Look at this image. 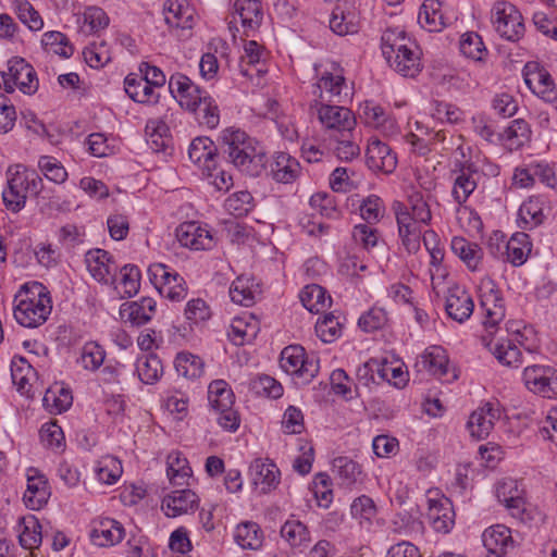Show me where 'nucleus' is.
<instances>
[{"mask_svg": "<svg viewBox=\"0 0 557 557\" xmlns=\"http://www.w3.org/2000/svg\"><path fill=\"white\" fill-rule=\"evenodd\" d=\"M312 94L319 99L314 100L311 109L315 108L318 119L330 132V138L345 131H352L356 119L352 112L343 106L325 104L327 102H344L349 98V88L342 74L325 72L317 84L312 86Z\"/></svg>", "mask_w": 557, "mask_h": 557, "instance_id": "f257e3e1", "label": "nucleus"}, {"mask_svg": "<svg viewBox=\"0 0 557 557\" xmlns=\"http://www.w3.org/2000/svg\"><path fill=\"white\" fill-rule=\"evenodd\" d=\"M219 141L223 153L240 172L250 176L262 173L268 161L267 156L244 131L227 127L221 132Z\"/></svg>", "mask_w": 557, "mask_h": 557, "instance_id": "f03ea898", "label": "nucleus"}, {"mask_svg": "<svg viewBox=\"0 0 557 557\" xmlns=\"http://www.w3.org/2000/svg\"><path fill=\"white\" fill-rule=\"evenodd\" d=\"M382 53L389 66L404 77H416L422 70L418 46L401 29L384 32Z\"/></svg>", "mask_w": 557, "mask_h": 557, "instance_id": "7ed1b4c3", "label": "nucleus"}, {"mask_svg": "<svg viewBox=\"0 0 557 557\" xmlns=\"http://www.w3.org/2000/svg\"><path fill=\"white\" fill-rule=\"evenodd\" d=\"M8 186L2 199L8 210L20 212L26 203L27 196H38L42 188V180L34 170L15 165L8 171Z\"/></svg>", "mask_w": 557, "mask_h": 557, "instance_id": "20e7f679", "label": "nucleus"}, {"mask_svg": "<svg viewBox=\"0 0 557 557\" xmlns=\"http://www.w3.org/2000/svg\"><path fill=\"white\" fill-rule=\"evenodd\" d=\"M38 293H27L14 308L16 322L25 327H37L48 319L51 312L50 297L38 286Z\"/></svg>", "mask_w": 557, "mask_h": 557, "instance_id": "39448f33", "label": "nucleus"}, {"mask_svg": "<svg viewBox=\"0 0 557 557\" xmlns=\"http://www.w3.org/2000/svg\"><path fill=\"white\" fill-rule=\"evenodd\" d=\"M281 368L298 380L299 384H308L319 372V360L308 357L300 345H289L281 352Z\"/></svg>", "mask_w": 557, "mask_h": 557, "instance_id": "423d86ee", "label": "nucleus"}, {"mask_svg": "<svg viewBox=\"0 0 557 557\" xmlns=\"http://www.w3.org/2000/svg\"><path fill=\"white\" fill-rule=\"evenodd\" d=\"M495 32L504 39L518 41L524 34L523 18L519 10L507 1H496L491 10Z\"/></svg>", "mask_w": 557, "mask_h": 557, "instance_id": "0eeeda50", "label": "nucleus"}, {"mask_svg": "<svg viewBox=\"0 0 557 557\" xmlns=\"http://www.w3.org/2000/svg\"><path fill=\"white\" fill-rule=\"evenodd\" d=\"M38 78L34 67L22 58L8 62V72L0 73V87L13 92L17 87L25 95H33L38 89Z\"/></svg>", "mask_w": 557, "mask_h": 557, "instance_id": "6e6552de", "label": "nucleus"}, {"mask_svg": "<svg viewBox=\"0 0 557 557\" xmlns=\"http://www.w3.org/2000/svg\"><path fill=\"white\" fill-rule=\"evenodd\" d=\"M522 381L525 387L546 398H557V369L550 366L533 364L524 368Z\"/></svg>", "mask_w": 557, "mask_h": 557, "instance_id": "1a4fd4ad", "label": "nucleus"}, {"mask_svg": "<svg viewBox=\"0 0 557 557\" xmlns=\"http://www.w3.org/2000/svg\"><path fill=\"white\" fill-rule=\"evenodd\" d=\"M480 306L485 312V326H495L505 317L504 299L496 283L488 276L480 281L479 287Z\"/></svg>", "mask_w": 557, "mask_h": 557, "instance_id": "9d476101", "label": "nucleus"}, {"mask_svg": "<svg viewBox=\"0 0 557 557\" xmlns=\"http://www.w3.org/2000/svg\"><path fill=\"white\" fill-rule=\"evenodd\" d=\"M426 519L436 532L448 533L455 524V511L449 498L438 491H428Z\"/></svg>", "mask_w": 557, "mask_h": 557, "instance_id": "9b49d317", "label": "nucleus"}, {"mask_svg": "<svg viewBox=\"0 0 557 557\" xmlns=\"http://www.w3.org/2000/svg\"><path fill=\"white\" fill-rule=\"evenodd\" d=\"M524 83L529 89L544 101H557V89L550 74L536 62H528L523 69Z\"/></svg>", "mask_w": 557, "mask_h": 557, "instance_id": "f8f14e48", "label": "nucleus"}, {"mask_svg": "<svg viewBox=\"0 0 557 557\" xmlns=\"http://www.w3.org/2000/svg\"><path fill=\"white\" fill-rule=\"evenodd\" d=\"M175 236L181 246L190 250H209L214 246L211 231L196 221L180 224Z\"/></svg>", "mask_w": 557, "mask_h": 557, "instance_id": "ddd939ff", "label": "nucleus"}, {"mask_svg": "<svg viewBox=\"0 0 557 557\" xmlns=\"http://www.w3.org/2000/svg\"><path fill=\"white\" fill-rule=\"evenodd\" d=\"M479 172L473 164H462L453 182L451 197L457 203V212L467 210L465 206L478 187Z\"/></svg>", "mask_w": 557, "mask_h": 557, "instance_id": "4468645a", "label": "nucleus"}, {"mask_svg": "<svg viewBox=\"0 0 557 557\" xmlns=\"http://www.w3.org/2000/svg\"><path fill=\"white\" fill-rule=\"evenodd\" d=\"M496 497L510 511L511 516L525 522L531 519L525 500L521 497V491L517 482L508 479L496 486Z\"/></svg>", "mask_w": 557, "mask_h": 557, "instance_id": "2eb2a0df", "label": "nucleus"}, {"mask_svg": "<svg viewBox=\"0 0 557 557\" xmlns=\"http://www.w3.org/2000/svg\"><path fill=\"white\" fill-rule=\"evenodd\" d=\"M85 263L96 281L104 284L115 282L117 267L108 251L100 248L88 250L85 255Z\"/></svg>", "mask_w": 557, "mask_h": 557, "instance_id": "dca6fc26", "label": "nucleus"}, {"mask_svg": "<svg viewBox=\"0 0 557 557\" xmlns=\"http://www.w3.org/2000/svg\"><path fill=\"white\" fill-rule=\"evenodd\" d=\"M169 89L173 95L180 97V103L187 110H197L201 103L203 96L208 92L195 85L186 75L176 73L169 79Z\"/></svg>", "mask_w": 557, "mask_h": 557, "instance_id": "f3484780", "label": "nucleus"}, {"mask_svg": "<svg viewBox=\"0 0 557 557\" xmlns=\"http://www.w3.org/2000/svg\"><path fill=\"white\" fill-rule=\"evenodd\" d=\"M366 158L368 168L373 172L391 174L397 165L396 153L388 145L377 138L369 140Z\"/></svg>", "mask_w": 557, "mask_h": 557, "instance_id": "a211bd4d", "label": "nucleus"}, {"mask_svg": "<svg viewBox=\"0 0 557 557\" xmlns=\"http://www.w3.org/2000/svg\"><path fill=\"white\" fill-rule=\"evenodd\" d=\"M502 417V410L497 404L486 403L474 410L467 423L471 436L478 440L488 436L494 428L495 421Z\"/></svg>", "mask_w": 557, "mask_h": 557, "instance_id": "6ab92c4d", "label": "nucleus"}, {"mask_svg": "<svg viewBox=\"0 0 557 557\" xmlns=\"http://www.w3.org/2000/svg\"><path fill=\"white\" fill-rule=\"evenodd\" d=\"M473 309V299L465 288L454 285L447 289L445 310L449 318L462 323L471 317Z\"/></svg>", "mask_w": 557, "mask_h": 557, "instance_id": "aec40b11", "label": "nucleus"}, {"mask_svg": "<svg viewBox=\"0 0 557 557\" xmlns=\"http://www.w3.org/2000/svg\"><path fill=\"white\" fill-rule=\"evenodd\" d=\"M157 302L151 297H141L136 301H126L120 307L121 319L133 326L147 324L156 313Z\"/></svg>", "mask_w": 557, "mask_h": 557, "instance_id": "412c9836", "label": "nucleus"}, {"mask_svg": "<svg viewBox=\"0 0 557 557\" xmlns=\"http://www.w3.org/2000/svg\"><path fill=\"white\" fill-rule=\"evenodd\" d=\"M515 334V338L500 339L497 342H490L487 344L490 351L495 358L504 366L518 368L522 363V352L516 345V342L520 343L519 337H522L519 330L510 327Z\"/></svg>", "mask_w": 557, "mask_h": 557, "instance_id": "4be33fe9", "label": "nucleus"}, {"mask_svg": "<svg viewBox=\"0 0 557 557\" xmlns=\"http://www.w3.org/2000/svg\"><path fill=\"white\" fill-rule=\"evenodd\" d=\"M450 22L440 0H424L418 14V23L422 28L431 33L442 32Z\"/></svg>", "mask_w": 557, "mask_h": 557, "instance_id": "5701e85b", "label": "nucleus"}, {"mask_svg": "<svg viewBox=\"0 0 557 557\" xmlns=\"http://www.w3.org/2000/svg\"><path fill=\"white\" fill-rule=\"evenodd\" d=\"M124 535V528L119 521L103 518L95 523L90 532V540L96 546L106 547L120 543Z\"/></svg>", "mask_w": 557, "mask_h": 557, "instance_id": "b1692460", "label": "nucleus"}, {"mask_svg": "<svg viewBox=\"0 0 557 557\" xmlns=\"http://www.w3.org/2000/svg\"><path fill=\"white\" fill-rule=\"evenodd\" d=\"M189 159L201 169V171L215 170L218 148L214 143L206 136L195 138L188 148Z\"/></svg>", "mask_w": 557, "mask_h": 557, "instance_id": "393cba45", "label": "nucleus"}, {"mask_svg": "<svg viewBox=\"0 0 557 557\" xmlns=\"http://www.w3.org/2000/svg\"><path fill=\"white\" fill-rule=\"evenodd\" d=\"M198 505V496L188 488L172 492L162 500V510L168 517H177L193 510Z\"/></svg>", "mask_w": 557, "mask_h": 557, "instance_id": "a878e982", "label": "nucleus"}, {"mask_svg": "<svg viewBox=\"0 0 557 557\" xmlns=\"http://www.w3.org/2000/svg\"><path fill=\"white\" fill-rule=\"evenodd\" d=\"M250 469L253 473V483L260 486L262 493L267 494L280 484V470L273 461L256 459Z\"/></svg>", "mask_w": 557, "mask_h": 557, "instance_id": "bb28decb", "label": "nucleus"}, {"mask_svg": "<svg viewBox=\"0 0 557 557\" xmlns=\"http://www.w3.org/2000/svg\"><path fill=\"white\" fill-rule=\"evenodd\" d=\"M483 545L491 557H503L509 546H512L510 530L497 524L484 531Z\"/></svg>", "mask_w": 557, "mask_h": 557, "instance_id": "cd10ccee", "label": "nucleus"}, {"mask_svg": "<svg viewBox=\"0 0 557 557\" xmlns=\"http://www.w3.org/2000/svg\"><path fill=\"white\" fill-rule=\"evenodd\" d=\"M416 366L430 374L443 379L448 373V358L438 346L428 348L418 359Z\"/></svg>", "mask_w": 557, "mask_h": 557, "instance_id": "c85d7f7f", "label": "nucleus"}, {"mask_svg": "<svg viewBox=\"0 0 557 557\" xmlns=\"http://www.w3.org/2000/svg\"><path fill=\"white\" fill-rule=\"evenodd\" d=\"M300 174L299 162L286 152H277L271 163V175L282 184L294 182Z\"/></svg>", "mask_w": 557, "mask_h": 557, "instance_id": "c756f323", "label": "nucleus"}, {"mask_svg": "<svg viewBox=\"0 0 557 557\" xmlns=\"http://www.w3.org/2000/svg\"><path fill=\"white\" fill-rule=\"evenodd\" d=\"M164 20L171 27L190 29L194 24L193 11L181 0H166L164 3Z\"/></svg>", "mask_w": 557, "mask_h": 557, "instance_id": "7c9ffc66", "label": "nucleus"}, {"mask_svg": "<svg viewBox=\"0 0 557 557\" xmlns=\"http://www.w3.org/2000/svg\"><path fill=\"white\" fill-rule=\"evenodd\" d=\"M234 13L239 17L245 30H253L262 22V7L259 0H236Z\"/></svg>", "mask_w": 557, "mask_h": 557, "instance_id": "2f4dec72", "label": "nucleus"}, {"mask_svg": "<svg viewBox=\"0 0 557 557\" xmlns=\"http://www.w3.org/2000/svg\"><path fill=\"white\" fill-rule=\"evenodd\" d=\"M125 92L136 102L156 103L158 95L152 86H150L141 76L129 74L124 79Z\"/></svg>", "mask_w": 557, "mask_h": 557, "instance_id": "473e14b6", "label": "nucleus"}, {"mask_svg": "<svg viewBox=\"0 0 557 557\" xmlns=\"http://www.w3.org/2000/svg\"><path fill=\"white\" fill-rule=\"evenodd\" d=\"M451 250L465 262L469 270H479L483 251L476 243L469 242L463 237H454L451 240Z\"/></svg>", "mask_w": 557, "mask_h": 557, "instance_id": "72a5a7b5", "label": "nucleus"}, {"mask_svg": "<svg viewBox=\"0 0 557 557\" xmlns=\"http://www.w3.org/2000/svg\"><path fill=\"white\" fill-rule=\"evenodd\" d=\"M302 306L312 313L324 311L331 306L332 298L317 284L307 285L299 295Z\"/></svg>", "mask_w": 557, "mask_h": 557, "instance_id": "f704fd0d", "label": "nucleus"}, {"mask_svg": "<svg viewBox=\"0 0 557 557\" xmlns=\"http://www.w3.org/2000/svg\"><path fill=\"white\" fill-rule=\"evenodd\" d=\"M530 136L531 129L529 124L522 119H517L511 121L505 131L498 134L497 138L502 139L510 150H516L528 143Z\"/></svg>", "mask_w": 557, "mask_h": 557, "instance_id": "c9c22d12", "label": "nucleus"}, {"mask_svg": "<svg viewBox=\"0 0 557 557\" xmlns=\"http://www.w3.org/2000/svg\"><path fill=\"white\" fill-rule=\"evenodd\" d=\"M351 132L345 131L330 138L329 149L342 161H351L360 153L359 145L352 139Z\"/></svg>", "mask_w": 557, "mask_h": 557, "instance_id": "e433bc0d", "label": "nucleus"}, {"mask_svg": "<svg viewBox=\"0 0 557 557\" xmlns=\"http://www.w3.org/2000/svg\"><path fill=\"white\" fill-rule=\"evenodd\" d=\"M166 463V474L171 484L177 486L187 484L191 476L187 459L180 451H172L168 455Z\"/></svg>", "mask_w": 557, "mask_h": 557, "instance_id": "4c0bfd02", "label": "nucleus"}, {"mask_svg": "<svg viewBox=\"0 0 557 557\" xmlns=\"http://www.w3.org/2000/svg\"><path fill=\"white\" fill-rule=\"evenodd\" d=\"M235 396L224 380H215L209 384L208 401L212 411L230 408L234 405Z\"/></svg>", "mask_w": 557, "mask_h": 557, "instance_id": "58836bf2", "label": "nucleus"}, {"mask_svg": "<svg viewBox=\"0 0 557 557\" xmlns=\"http://www.w3.org/2000/svg\"><path fill=\"white\" fill-rule=\"evenodd\" d=\"M234 539L244 549H258L262 546L263 534L257 523L248 521L237 525Z\"/></svg>", "mask_w": 557, "mask_h": 557, "instance_id": "ea45409f", "label": "nucleus"}, {"mask_svg": "<svg viewBox=\"0 0 557 557\" xmlns=\"http://www.w3.org/2000/svg\"><path fill=\"white\" fill-rule=\"evenodd\" d=\"M530 251L531 243L525 233L513 234L506 244L507 260L515 267L523 264Z\"/></svg>", "mask_w": 557, "mask_h": 557, "instance_id": "a19ab883", "label": "nucleus"}, {"mask_svg": "<svg viewBox=\"0 0 557 557\" xmlns=\"http://www.w3.org/2000/svg\"><path fill=\"white\" fill-rule=\"evenodd\" d=\"M49 492L47 481L42 475L28 476L27 487L24 493V502L32 509L40 508L48 499Z\"/></svg>", "mask_w": 557, "mask_h": 557, "instance_id": "79ce46f5", "label": "nucleus"}, {"mask_svg": "<svg viewBox=\"0 0 557 557\" xmlns=\"http://www.w3.org/2000/svg\"><path fill=\"white\" fill-rule=\"evenodd\" d=\"M281 536L292 546H307L311 541L310 531L299 520L289 519L281 528Z\"/></svg>", "mask_w": 557, "mask_h": 557, "instance_id": "37998d69", "label": "nucleus"}, {"mask_svg": "<svg viewBox=\"0 0 557 557\" xmlns=\"http://www.w3.org/2000/svg\"><path fill=\"white\" fill-rule=\"evenodd\" d=\"M259 331L258 322L250 318H235L231 324L228 336L235 345H244L256 338Z\"/></svg>", "mask_w": 557, "mask_h": 557, "instance_id": "c03bdc74", "label": "nucleus"}, {"mask_svg": "<svg viewBox=\"0 0 557 557\" xmlns=\"http://www.w3.org/2000/svg\"><path fill=\"white\" fill-rule=\"evenodd\" d=\"M333 472L338 479L339 484L348 487L358 481L361 468L348 457H337L333 461Z\"/></svg>", "mask_w": 557, "mask_h": 557, "instance_id": "a18cd8bd", "label": "nucleus"}, {"mask_svg": "<svg viewBox=\"0 0 557 557\" xmlns=\"http://www.w3.org/2000/svg\"><path fill=\"white\" fill-rule=\"evenodd\" d=\"M423 243L431 257V265L435 268L437 274L431 271L432 284L435 287L441 280L444 278L445 274L440 273L442 271L441 263L444 259V250L438 246L437 236L433 231H426L423 235Z\"/></svg>", "mask_w": 557, "mask_h": 557, "instance_id": "49530a36", "label": "nucleus"}, {"mask_svg": "<svg viewBox=\"0 0 557 557\" xmlns=\"http://www.w3.org/2000/svg\"><path fill=\"white\" fill-rule=\"evenodd\" d=\"M196 114V119L201 125L210 129H214L220 123V110L214 99L208 94L203 96L201 103L197 110H191Z\"/></svg>", "mask_w": 557, "mask_h": 557, "instance_id": "de8ad7c7", "label": "nucleus"}, {"mask_svg": "<svg viewBox=\"0 0 557 557\" xmlns=\"http://www.w3.org/2000/svg\"><path fill=\"white\" fill-rule=\"evenodd\" d=\"M330 28L339 36L357 33L358 23L356 15L351 12H345L341 7H336L330 18Z\"/></svg>", "mask_w": 557, "mask_h": 557, "instance_id": "09e8293b", "label": "nucleus"}, {"mask_svg": "<svg viewBox=\"0 0 557 557\" xmlns=\"http://www.w3.org/2000/svg\"><path fill=\"white\" fill-rule=\"evenodd\" d=\"M460 52L474 61H482L487 54L481 36L474 32L463 34L459 41Z\"/></svg>", "mask_w": 557, "mask_h": 557, "instance_id": "8fccbe9b", "label": "nucleus"}, {"mask_svg": "<svg viewBox=\"0 0 557 557\" xmlns=\"http://www.w3.org/2000/svg\"><path fill=\"white\" fill-rule=\"evenodd\" d=\"M139 380L145 384H153L162 373L161 360L156 355L139 358L136 363Z\"/></svg>", "mask_w": 557, "mask_h": 557, "instance_id": "3c124183", "label": "nucleus"}, {"mask_svg": "<svg viewBox=\"0 0 557 557\" xmlns=\"http://www.w3.org/2000/svg\"><path fill=\"white\" fill-rule=\"evenodd\" d=\"M41 44L48 52L55 53L63 58H70L74 52V48L69 42L67 37L61 32L52 30L45 33Z\"/></svg>", "mask_w": 557, "mask_h": 557, "instance_id": "603ef678", "label": "nucleus"}, {"mask_svg": "<svg viewBox=\"0 0 557 557\" xmlns=\"http://www.w3.org/2000/svg\"><path fill=\"white\" fill-rule=\"evenodd\" d=\"M519 224L522 228L531 230L543 222L544 214L539 199L524 201L519 209Z\"/></svg>", "mask_w": 557, "mask_h": 557, "instance_id": "864d4df0", "label": "nucleus"}, {"mask_svg": "<svg viewBox=\"0 0 557 557\" xmlns=\"http://www.w3.org/2000/svg\"><path fill=\"white\" fill-rule=\"evenodd\" d=\"M72 395L64 387L49 388L42 398V404L51 413H61L72 405Z\"/></svg>", "mask_w": 557, "mask_h": 557, "instance_id": "5fc2aeb1", "label": "nucleus"}, {"mask_svg": "<svg viewBox=\"0 0 557 557\" xmlns=\"http://www.w3.org/2000/svg\"><path fill=\"white\" fill-rule=\"evenodd\" d=\"M174 364L177 373L186 379L199 377L203 372L202 360L190 352L178 354Z\"/></svg>", "mask_w": 557, "mask_h": 557, "instance_id": "6e6d98bb", "label": "nucleus"}, {"mask_svg": "<svg viewBox=\"0 0 557 557\" xmlns=\"http://www.w3.org/2000/svg\"><path fill=\"white\" fill-rule=\"evenodd\" d=\"M120 282L121 287L120 294L122 297L135 296L140 287V271L136 265L125 264L120 270Z\"/></svg>", "mask_w": 557, "mask_h": 557, "instance_id": "4d7b16f0", "label": "nucleus"}, {"mask_svg": "<svg viewBox=\"0 0 557 557\" xmlns=\"http://www.w3.org/2000/svg\"><path fill=\"white\" fill-rule=\"evenodd\" d=\"M14 11L18 20L30 30H40L44 21L28 0H14Z\"/></svg>", "mask_w": 557, "mask_h": 557, "instance_id": "13d9d810", "label": "nucleus"}, {"mask_svg": "<svg viewBox=\"0 0 557 557\" xmlns=\"http://www.w3.org/2000/svg\"><path fill=\"white\" fill-rule=\"evenodd\" d=\"M315 333L323 343H332L341 336L342 325L333 313L325 314L315 323Z\"/></svg>", "mask_w": 557, "mask_h": 557, "instance_id": "bf43d9fd", "label": "nucleus"}, {"mask_svg": "<svg viewBox=\"0 0 557 557\" xmlns=\"http://www.w3.org/2000/svg\"><path fill=\"white\" fill-rule=\"evenodd\" d=\"M106 358L104 349L96 342H88L83 346L81 362L84 369L98 370Z\"/></svg>", "mask_w": 557, "mask_h": 557, "instance_id": "052dcab7", "label": "nucleus"}, {"mask_svg": "<svg viewBox=\"0 0 557 557\" xmlns=\"http://www.w3.org/2000/svg\"><path fill=\"white\" fill-rule=\"evenodd\" d=\"M361 218L368 224L377 223L385 213V207L382 199L375 195H370L361 201L359 207Z\"/></svg>", "mask_w": 557, "mask_h": 557, "instance_id": "680f3d73", "label": "nucleus"}, {"mask_svg": "<svg viewBox=\"0 0 557 557\" xmlns=\"http://www.w3.org/2000/svg\"><path fill=\"white\" fill-rule=\"evenodd\" d=\"M122 472V465L114 457L103 458L96 469L97 479L109 485L114 484L121 478Z\"/></svg>", "mask_w": 557, "mask_h": 557, "instance_id": "e2e57ef3", "label": "nucleus"}, {"mask_svg": "<svg viewBox=\"0 0 557 557\" xmlns=\"http://www.w3.org/2000/svg\"><path fill=\"white\" fill-rule=\"evenodd\" d=\"M38 166L45 177L53 183L62 184L67 178V172L60 161L53 157L42 156L39 158Z\"/></svg>", "mask_w": 557, "mask_h": 557, "instance_id": "0e129e2a", "label": "nucleus"}, {"mask_svg": "<svg viewBox=\"0 0 557 557\" xmlns=\"http://www.w3.org/2000/svg\"><path fill=\"white\" fill-rule=\"evenodd\" d=\"M253 198L247 190H240L232 194L225 200V209L235 216L246 215L253 207Z\"/></svg>", "mask_w": 557, "mask_h": 557, "instance_id": "69168bd1", "label": "nucleus"}, {"mask_svg": "<svg viewBox=\"0 0 557 557\" xmlns=\"http://www.w3.org/2000/svg\"><path fill=\"white\" fill-rule=\"evenodd\" d=\"M230 297L233 302L249 307L255 302V292L249 280L237 277L230 287Z\"/></svg>", "mask_w": 557, "mask_h": 557, "instance_id": "338daca9", "label": "nucleus"}, {"mask_svg": "<svg viewBox=\"0 0 557 557\" xmlns=\"http://www.w3.org/2000/svg\"><path fill=\"white\" fill-rule=\"evenodd\" d=\"M18 540L20 544L26 549H34L40 545L42 541L41 525L36 518L30 517L24 522V529Z\"/></svg>", "mask_w": 557, "mask_h": 557, "instance_id": "774afa93", "label": "nucleus"}]
</instances>
